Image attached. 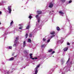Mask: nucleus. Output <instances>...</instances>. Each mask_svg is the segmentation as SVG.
<instances>
[{
  "mask_svg": "<svg viewBox=\"0 0 74 74\" xmlns=\"http://www.w3.org/2000/svg\"><path fill=\"white\" fill-rule=\"evenodd\" d=\"M13 46L14 47H16V44H14L13 45Z\"/></svg>",
  "mask_w": 74,
  "mask_h": 74,
  "instance_id": "obj_28",
  "label": "nucleus"
},
{
  "mask_svg": "<svg viewBox=\"0 0 74 74\" xmlns=\"http://www.w3.org/2000/svg\"><path fill=\"white\" fill-rule=\"evenodd\" d=\"M55 35H53L51 36V38H53V37H55Z\"/></svg>",
  "mask_w": 74,
  "mask_h": 74,
  "instance_id": "obj_22",
  "label": "nucleus"
},
{
  "mask_svg": "<svg viewBox=\"0 0 74 74\" xmlns=\"http://www.w3.org/2000/svg\"><path fill=\"white\" fill-rule=\"evenodd\" d=\"M45 40H46V39H45V38H43V40L44 41H45Z\"/></svg>",
  "mask_w": 74,
  "mask_h": 74,
  "instance_id": "obj_31",
  "label": "nucleus"
},
{
  "mask_svg": "<svg viewBox=\"0 0 74 74\" xmlns=\"http://www.w3.org/2000/svg\"><path fill=\"white\" fill-rule=\"evenodd\" d=\"M38 23H39L40 22V18H38Z\"/></svg>",
  "mask_w": 74,
  "mask_h": 74,
  "instance_id": "obj_27",
  "label": "nucleus"
},
{
  "mask_svg": "<svg viewBox=\"0 0 74 74\" xmlns=\"http://www.w3.org/2000/svg\"><path fill=\"white\" fill-rule=\"evenodd\" d=\"M0 25H1V23L0 22Z\"/></svg>",
  "mask_w": 74,
  "mask_h": 74,
  "instance_id": "obj_43",
  "label": "nucleus"
},
{
  "mask_svg": "<svg viewBox=\"0 0 74 74\" xmlns=\"http://www.w3.org/2000/svg\"><path fill=\"white\" fill-rule=\"evenodd\" d=\"M30 27V25H29L27 27L26 29H29V27Z\"/></svg>",
  "mask_w": 74,
  "mask_h": 74,
  "instance_id": "obj_14",
  "label": "nucleus"
},
{
  "mask_svg": "<svg viewBox=\"0 0 74 74\" xmlns=\"http://www.w3.org/2000/svg\"><path fill=\"white\" fill-rule=\"evenodd\" d=\"M41 13H42V12L40 11V10L37 11V14H41Z\"/></svg>",
  "mask_w": 74,
  "mask_h": 74,
  "instance_id": "obj_6",
  "label": "nucleus"
},
{
  "mask_svg": "<svg viewBox=\"0 0 74 74\" xmlns=\"http://www.w3.org/2000/svg\"><path fill=\"white\" fill-rule=\"evenodd\" d=\"M53 51V49H51L50 50H49L48 51L49 52H51Z\"/></svg>",
  "mask_w": 74,
  "mask_h": 74,
  "instance_id": "obj_13",
  "label": "nucleus"
},
{
  "mask_svg": "<svg viewBox=\"0 0 74 74\" xmlns=\"http://www.w3.org/2000/svg\"><path fill=\"white\" fill-rule=\"evenodd\" d=\"M9 73V71H8L7 72V74H8Z\"/></svg>",
  "mask_w": 74,
  "mask_h": 74,
  "instance_id": "obj_37",
  "label": "nucleus"
},
{
  "mask_svg": "<svg viewBox=\"0 0 74 74\" xmlns=\"http://www.w3.org/2000/svg\"><path fill=\"white\" fill-rule=\"evenodd\" d=\"M29 19H31V18H32V16H29Z\"/></svg>",
  "mask_w": 74,
  "mask_h": 74,
  "instance_id": "obj_30",
  "label": "nucleus"
},
{
  "mask_svg": "<svg viewBox=\"0 0 74 74\" xmlns=\"http://www.w3.org/2000/svg\"><path fill=\"white\" fill-rule=\"evenodd\" d=\"M53 6V4L52 3H51L49 5V7L50 8H52Z\"/></svg>",
  "mask_w": 74,
  "mask_h": 74,
  "instance_id": "obj_3",
  "label": "nucleus"
},
{
  "mask_svg": "<svg viewBox=\"0 0 74 74\" xmlns=\"http://www.w3.org/2000/svg\"><path fill=\"white\" fill-rule=\"evenodd\" d=\"M72 2V0H70L69 1V4H70V3H71Z\"/></svg>",
  "mask_w": 74,
  "mask_h": 74,
  "instance_id": "obj_24",
  "label": "nucleus"
},
{
  "mask_svg": "<svg viewBox=\"0 0 74 74\" xmlns=\"http://www.w3.org/2000/svg\"><path fill=\"white\" fill-rule=\"evenodd\" d=\"M14 53H13L12 54V56H14Z\"/></svg>",
  "mask_w": 74,
  "mask_h": 74,
  "instance_id": "obj_38",
  "label": "nucleus"
},
{
  "mask_svg": "<svg viewBox=\"0 0 74 74\" xmlns=\"http://www.w3.org/2000/svg\"><path fill=\"white\" fill-rule=\"evenodd\" d=\"M55 53V51H53L52 52V54H53V53Z\"/></svg>",
  "mask_w": 74,
  "mask_h": 74,
  "instance_id": "obj_34",
  "label": "nucleus"
},
{
  "mask_svg": "<svg viewBox=\"0 0 74 74\" xmlns=\"http://www.w3.org/2000/svg\"><path fill=\"white\" fill-rule=\"evenodd\" d=\"M59 14H61L62 15V16H63V15H64V13L63 12H62V11H60L59 12Z\"/></svg>",
  "mask_w": 74,
  "mask_h": 74,
  "instance_id": "obj_5",
  "label": "nucleus"
},
{
  "mask_svg": "<svg viewBox=\"0 0 74 74\" xmlns=\"http://www.w3.org/2000/svg\"><path fill=\"white\" fill-rule=\"evenodd\" d=\"M38 14H37L36 16V17L37 19L40 18H39V17L38 16Z\"/></svg>",
  "mask_w": 74,
  "mask_h": 74,
  "instance_id": "obj_11",
  "label": "nucleus"
},
{
  "mask_svg": "<svg viewBox=\"0 0 74 74\" xmlns=\"http://www.w3.org/2000/svg\"><path fill=\"white\" fill-rule=\"evenodd\" d=\"M63 50L65 52L67 51V50H68V47H66L64 48V49Z\"/></svg>",
  "mask_w": 74,
  "mask_h": 74,
  "instance_id": "obj_7",
  "label": "nucleus"
},
{
  "mask_svg": "<svg viewBox=\"0 0 74 74\" xmlns=\"http://www.w3.org/2000/svg\"><path fill=\"white\" fill-rule=\"evenodd\" d=\"M19 26H21V24H19Z\"/></svg>",
  "mask_w": 74,
  "mask_h": 74,
  "instance_id": "obj_41",
  "label": "nucleus"
},
{
  "mask_svg": "<svg viewBox=\"0 0 74 74\" xmlns=\"http://www.w3.org/2000/svg\"><path fill=\"white\" fill-rule=\"evenodd\" d=\"M57 30L58 31L60 30V28L59 27H57Z\"/></svg>",
  "mask_w": 74,
  "mask_h": 74,
  "instance_id": "obj_16",
  "label": "nucleus"
},
{
  "mask_svg": "<svg viewBox=\"0 0 74 74\" xmlns=\"http://www.w3.org/2000/svg\"><path fill=\"white\" fill-rule=\"evenodd\" d=\"M32 59L33 60H34V59H37V58H33Z\"/></svg>",
  "mask_w": 74,
  "mask_h": 74,
  "instance_id": "obj_29",
  "label": "nucleus"
},
{
  "mask_svg": "<svg viewBox=\"0 0 74 74\" xmlns=\"http://www.w3.org/2000/svg\"><path fill=\"white\" fill-rule=\"evenodd\" d=\"M14 23V22H13V21H12L11 23H10V25H12V24Z\"/></svg>",
  "mask_w": 74,
  "mask_h": 74,
  "instance_id": "obj_25",
  "label": "nucleus"
},
{
  "mask_svg": "<svg viewBox=\"0 0 74 74\" xmlns=\"http://www.w3.org/2000/svg\"><path fill=\"white\" fill-rule=\"evenodd\" d=\"M37 69H38V68L36 66V67L35 68V70H36L34 73V74H37V73H38V70H37Z\"/></svg>",
  "mask_w": 74,
  "mask_h": 74,
  "instance_id": "obj_4",
  "label": "nucleus"
},
{
  "mask_svg": "<svg viewBox=\"0 0 74 74\" xmlns=\"http://www.w3.org/2000/svg\"><path fill=\"white\" fill-rule=\"evenodd\" d=\"M8 10L9 11V12L10 14H11V6H8Z\"/></svg>",
  "mask_w": 74,
  "mask_h": 74,
  "instance_id": "obj_1",
  "label": "nucleus"
},
{
  "mask_svg": "<svg viewBox=\"0 0 74 74\" xmlns=\"http://www.w3.org/2000/svg\"><path fill=\"white\" fill-rule=\"evenodd\" d=\"M69 61H69V60H68L67 61V62H66V63H68V62H69Z\"/></svg>",
  "mask_w": 74,
  "mask_h": 74,
  "instance_id": "obj_35",
  "label": "nucleus"
},
{
  "mask_svg": "<svg viewBox=\"0 0 74 74\" xmlns=\"http://www.w3.org/2000/svg\"><path fill=\"white\" fill-rule=\"evenodd\" d=\"M2 14V12L1 11H0V15H1Z\"/></svg>",
  "mask_w": 74,
  "mask_h": 74,
  "instance_id": "obj_36",
  "label": "nucleus"
},
{
  "mask_svg": "<svg viewBox=\"0 0 74 74\" xmlns=\"http://www.w3.org/2000/svg\"><path fill=\"white\" fill-rule=\"evenodd\" d=\"M26 46V41H24L23 43V47H25Z\"/></svg>",
  "mask_w": 74,
  "mask_h": 74,
  "instance_id": "obj_8",
  "label": "nucleus"
},
{
  "mask_svg": "<svg viewBox=\"0 0 74 74\" xmlns=\"http://www.w3.org/2000/svg\"><path fill=\"white\" fill-rule=\"evenodd\" d=\"M17 56V55H16V56H14V58H15V57H16Z\"/></svg>",
  "mask_w": 74,
  "mask_h": 74,
  "instance_id": "obj_39",
  "label": "nucleus"
},
{
  "mask_svg": "<svg viewBox=\"0 0 74 74\" xmlns=\"http://www.w3.org/2000/svg\"><path fill=\"white\" fill-rule=\"evenodd\" d=\"M26 38H27V36H28V34H26L25 35Z\"/></svg>",
  "mask_w": 74,
  "mask_h": 74,
  "instance_id": "obj_19",
  "label": "nucleus"
},
{
  "mask_svg": "<svg viewBox=\"0 0 74 74\" xmlns=\"http://www.w3.org/2000/svg\"><path fill=\"white\" fill-rule=\"evenodd\" d=\"M32 55H33L32 53H30L29 54V55L30 56V58L32 59H33V56H32Z\"/></svg>",
  "mask_w": 74,
  "mask_h": 74,
  "instance_id": "obj_9",
  "label": "nucleus"
},
{
  "mask_svg": "<svg viewBox=\"0 0 74 74\" xmlns=\"http://www.w3.org/2000/svg\"><path fill=\"white\" fill-rule=\"evenodd\" d=\"M32 35H33V34L32 33L30 34L29 35V37H31L32 36Z\"/></svg>",
  "mask_w": 74,
  "mask_h": 74,
  "instance_id": "obj_18",
  "label": "nucleus"
},
{
  "mask_svg": "<svg viewBox=\"0 0 74 74\" xmlns=\"http://www.w3.org/2000/svg\"><path fill=\"white\" fill-rule=\"evenodd\" d=\"M45 47V45H43L41 46V47L43 48Z\"/></svg>",
  "mask_w": 74,
  "mask_h": 74,
  "instance_id": "obj_23",
  "label": "nucleus"
},
{
  "mask_svg": "<svg viewBox=\"0 0 74 74\" xmlns=\"http://www.w3.org/2000/svg\"><path fill=\"white\" fill-rule=\"evenodd\" d=\"M23 28V27L21 26V27H20L19 28V29H22Z\"/></svg>",
  "mask_w": 74,
  "mask_h": 74,
  "instance_id": "obj_21",
  "label": "nucleus"
},
{
  "mask_svg": "<svg viewBox=\"0 0 74 74\" xmlns=\"http://www.w3.org/2000/svg\"><path fill=\"white\" fill-rule=\"evenodd\" d=\"M18 40H19V37L18 36L16 37V40H15V42L17 44H19V42L18 41Z\"/></svg>",
  "mask_w": 74,
  "mask_h": 74,
  "instance_id": "obj_2",
  "label": "nucleus"
},
{
  "mask_svg": "<svg viewBox=\"0 0 74 74\" xmlns=\"http://www.w3.org/2000/svg\"><path fill=\"white\" fill-rule=\"evenodd\" d=\"M67 45H70V43L68 42Z\"/></svg>",
  "mask_w": 74,
  "mask_h": 74,
  "instance_id": "obj_32",
  "label": "nucleus"
},
{
  "mask_svg": "<svg viewBox=\"0 0 74 74\" xmlns=\"http://www.w3.org/2000/svg\"><path fill=\"white\" fill-rule=\"evenodd\" d=\"M61 1L62 3H64L66 1V0H61Z\"/></svg>",
  "mask_w": 74,
  "mask_h": 74,
  "instance_id": "obj_17",
  "label": "nucleus"
},
{
  "mask_svg": "<svg viewBox=\"0 0 74 74\" xmlns=\"http://www.w3.org/2000/svg\"><path fill=\"white\" fill-rule=\"evenodd\" d=\"M9 49H12V46H9Z\"/></svg>",
  "mask_w": 74,
  "mask_h": 74,
  "instance_id": "obj_20",
  "label": "nucleus"
},
{
  "mask_svg": "<svg viewBox=\"0 0 74 74\" xmlns=\"http://www.w3.org/2000/svg\"><path fill=\"white\" fill-rule=\"evenodd\" d=\"M50 39H49L47 41V42H49L50 41Z\"/></svg>",
  "mask_w": 74,
  "mask_h": 74,
  "instance_id": "obj_33",
  "label": "nucleus"
},
{
  "mask_svg": "<svg viewBox=\"0 0 74 74\" xmlns=\"http://www.w3.org/2000/svg\"><path fill=\"white\" fill-rule=\"evenodd\" d=\"M28 42H29V43H31L32 42V40L30 38H29L28 39Z\"/></svg>",
  "mask_w": 74,
  "mask_h": 74,
  "instance_id": "obj_10",
  "label": "nucleus"
},
{
  "mask_svg": "<svg viewBox=\"0 0 74 74\" xmlns=\"http://www.w3.org/2000/svg\"><path fill=\"white\" fill-rule=\"evenodd\" d=\"M70 58H69V59H68V60H69V61H70Z\"/></svg>",
  "mask_w": 74,
  "mask_h": 74,
  "instance_id": "obj_40",
  "label": "nucleus"
},
{
  "mask_svg": "<svg viewBox=\"0 0 74 74\" xmlns=\"http://www.w3.org/2000/svg\"><path fill=\"white\" fill-rule=\"evenodd\" d=\"M55 33V32H51L50 34H54Z\"/></svg>",
  "mask_w": 74,
  "mask_h": 74,
  "instance_id": "obj_15",
  "label": "nucleus"
},
{
  "mask_svg": "<svg viewBox=\"0 0 74 74\" xmlns=\"http://www.w3.org/2000/svg\"><path fill=\"white\" fill-rule=\"evenodd\" d=\"M40 64H39L38 66H37L36 67L38 68V67H40Z\"/></svg>",
  "mask_w": 74,
  "mask_h": 74,
  "instance_id": "obj_26",
  "label": "nucleus"
},
{
  "mask_svg": "<svg viewBox=\"0 0 74 74\" xmlns=\"http://www.w3.org/2000/svg\"><path fill=\"white\" fill-rule=\"evenodd\" d=\"M14 58V57H12L10 59V61H11V60H13Z\"/></svg>",
  "mask_w": 74,
  "mask_h": 74,
  "instance_id": "obj_12",
  "label": "nucleus"
},
{
  "mask_svg": "<svg viewBox=\"0 0 74 74\" xmlns=\"http://www.w3.org/2000/svg\"><path fill=\"white\" fill-rule=\"evenodd\" d=\"M52 12H53L54 11H52Z\"/></svg>",
  "mask_w": 74,
  "mask_h": 74,
  "instance_id": "obj_42",
  "label": "nucleus"
}]
</instances>
